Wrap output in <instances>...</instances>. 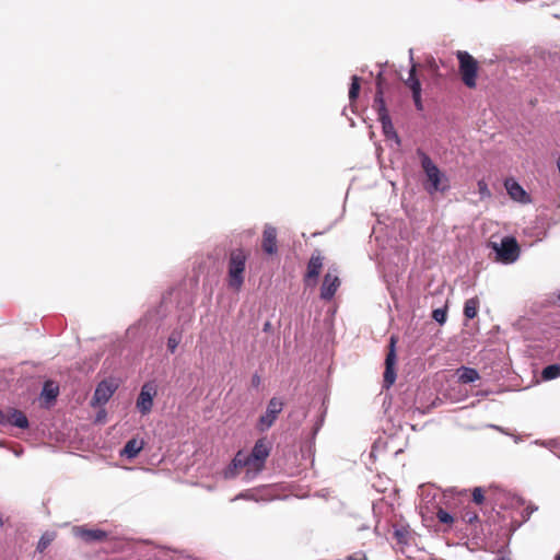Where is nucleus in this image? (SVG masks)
Segmentation results:
<instances>
[{"label":"nucleus","instance_id":"obj_34","mask_svg":"<svg viewBox=\"0 0 560 560\" xmlns=\"http://www.w3.org/2000/svg\"><path fill=\"white\" fill-rule=\"evenodd\" d=\"M412 98H413V103H415V106L418 110H422L423 109V105H422V100H421V92H418L417 93H412Z\"/></svg>","mask_w":560,"mask_h":560},{"label":"nucleus","instance_id":"obj_46","mask_svg":"<svg viewBox=\"0 0 560 560\" xmlns=\"http://www.w3.org/2000/svg\"><path fill=\"white\" fill-rule=\"evenodd\" d=\"M559 298H560V294H559Z\"/></svg>","mask_w":560,"mask_h":560},{"label":"nucleus","instance_id":"obj_40","mask_svg":"<svg viewBox=\"0 0 560 560\" xmlns=\"http://www.w3.org/2000/svg\"><path fill=\"white\" fill-rule=\"evenodd\" d=\"M253 383L254 384H258L259 383V377L258 376H254L253 377Z\"/></svg>","mask_w":560,"mask_h":560},{"label":"nucleus","instance_id":"obj_10","mask_svg":"<svg viewBox=\"0 0 560 560\" xmlns=\"http://www.w3.org/2000/svg\"><path fill=\"white\" fill-rule=\"evenodd\" d=\"M395 342H396L395 338L392 337L390 343H389L390 349H389V352L387 353L386 360H385L386 368H385V372H384V385L386 388L390 387L395 383V380H396V372L394 370V365L396 362Z\"/></svg>","mask_w":560,"mask_h":560},{"label":"nucleus","instance_id":"obj_45","mask_svg":"<svg viewBox=\"0 0 560 560\" xmlns=\"http://www.w3.org/2000/svg\"><path fill=\"white\" fill-rule=\"evenodd\" d=\"M556 560H560V553L556 557Z\"/></svg>","mask_w":560,"mask_h":560},{"label":"nucleus","instance_id":"obj_23","mask_svg":"<svg viewBox=\"0 0 560 560\" xmlns=\"http://www.w3.org/2000/svg\"><path fill=\"white\" fill-rule=\"evenodd\" d=\"M478 307H479V300H478V298L468 299L465 302V305H464V315L468 319L475 318L477 316V313H478Z\"/></svg>","mask_w":560,"mask_h":560},{"label":"nucleus","instance_id":"obj_26","mask_svg":"<svg viewBox=\"0 0 560 560\" xmlns=\"http://www.w3.org/2000/svg\"><path fill=\"white\" fill-rule=\"evenodd\" d=\"M315 282V256L312 255L308 259L307 271H306V283L308 287Z\"/></svg>","mask_w":560,"mask_h":560},{"label":"nucleus","instance_id":"obj_2","mask_svg":"<svg viewBox=\"0 0 560 560\" xmlns=\"http://www.w3.org/2000/svg\"><path fill=\"white\" fill-rule=\"evenodd\" d=\"M489 246L495 253V260L502 264H513L520 257V246L512 236L503 237L500 243L491 242Z\"/></svg>","mask_w":560,"mask_h":560},{"label":"nucleus","instance_id":"obj_30","mask_svg":"<svg viewBox=\"0 0 560 560\" xmlns=\"http://www.w3.org/2000/svg\"><path fill=\"white\" fill-rule=\"evenodd\" d=\"M432 318L439 324H444L446 320V308H435L432 312Z\"/></svg>","mask_w":560,"mask_h":560},{"label":"nucleus","instance_id":"obj_21","mask_svg":"<svg viewBox=\"0 0 560 560\" xmlns=\"http://www.w3.org/2000/svg\"><path fill=\"white\" fill-rule=\"evenodd\" d=\"M373 107L377 112V118L382 117L383 115H389L384 101L383 91L380 85L377 86V91L375 93Z\"/></svg>","mask_w":560,"mask_h":560},{"label":"nucleus","instance_id":"obj_17","mask_svg":"<svg viewBox=\"0 0 560 560\" xmlns=\"http://www.w3.org/2000/svg\"><path fill=\"white\" fill-rule=\"evenodd\" d=\"M382 124L383 133L387 139H394L397 143L400 142L399 136L397 135L389 115H383L378 118Z\"/></svg>","mask_w":560,"mask_h":560},{"label":"nucleus","instance_id":"obj_8","mask_svg":"<svg viewBox=\"0 0 560 560\" xmlns=\"http://www.w3.org/2000/svg\"><path fill=\"white\" fill-rule=\"evenodd\" d=\"M11 424L20 429H27L30 423L25 413L15 408L0 409V425Z\"/></svg>","mask_w":560,"mask_h":560},{"label":"nucleus","instance_id":"obj_20","mask_svg":"<svg viewBox=\"0 0 560 560\" xmlns=\"http://www.w3.org/2000/svg\"><path fill=\"white\" fill-rule=\"evenodd\" d=\"M420 491H421L420 492L421 500L424 503L425 509L428 511H430L431 510L430 505H432V508L435 506V499L438 497V490L432 487H421Z\"/></svg>","mask_w":560,"mask_h":560},{"label":"nucleus","instance_id":"obj_1","mask_svg":"<svg viewBox=\"0 0 560 560\" xmlns=\"http://www.w3.org/2000/svg\"><path fill=\"white\" fill-rule=\"evenodd\" d=\"M249 252L244 248H234L228 256V287L234 291H240L245 281L246 262Z\"/></svg>","mask_w":560,"mask_h":560},{"label":"nucleus","instance_id":"obj_9","mask_svg":"<svg viewBox=\"0 0 560 560\" xmlns=\"http://www.w3.org/2000/svg\"><path fill=\"white\" fill-rule=\"evenodd\" d=\"M156 395V388L151 383H145L137 398V408L142 415H148L153 407V397Z\"/></svg>","mask_w":560,"mask_h":560},{"label":"nucleus","instance_id":"obj_19","mask_svg":"<svg viewBox=\"0 0 560 560\" xmlns=\"http://www.w3.org/2000/svg\"><path fill=\"white\" fill-rule=\"evenodd\" d=\"M457 376L458 381L463 384L472 383L477 380H479V373L476 369L468 368V366H460L457 370Z\"/></svg>","mask_w":560,"mask_h":560},{"label":"nucleus","instance_id":"obj_28","mask_svg":"<svg viewBox=\"0 0 560 560\" xmlns=\"http://www.w3.org/2000/svg\"><path fill=\"white\" fill-rule=\"evenodd\" d=\"M435 514L438 520L443 524H452L454 522V517L441 506H438Z\"/></svg>","mask_w":560,"mask_h":560},{"label":"nucleus","instance_id":"obj_13","mask_svg":"<svg viewBox=\"0 0 560 560\" xmlns=\"http://www.w3.org/2000/svg\"><path fill=\"white\" fill-rule=\"evenodd\" d=\"M262 250L268 255H275L278 252L277 230L271 225H266L262 232Z\"/></svg>","mask_w":560,"mask_h":560},{"label":"nucleus","instance_id":"obj_38","mask_svg":"<svg viewBox=\"0 0 560 560\" xmlns=\"http://www.w3.org/2000/svg\"><path fill=\"white\" fill-rule=\"evenodd\" d=\"M319 260H320V258H319V256H317V265H316L317 276L319 275V268L322 267V262Z\"/></svg>","mask_w":560,"mask_h":560},{"label":"nucleus","instance_id":"obj_32","mask_svg":"<svg viewBox=\"0 0 560 560\" xmlns=\"http://www.w3.org/2000/svg\"><path fill=\"white\" fill-rule=\"evenodd\" d=\"M477 185H478V191H479L481 198L491 196V192H490L488 185L485 180H479Z\"/></svg>","mask_w":560,"mask_h":560},{"label":"nucleus","instance_id":"obj_5","mask_svg":"<svg viewBox=\"0 0 560 560\" xmlns=\"http://www.w3.org/2000/svg\"><path fill=\"white\" fill-rule=\"evenodd\" d=\"M283 409V402L277 398L273 397L269 400L266 412L260 416L257 422V430L260 432H265L268 429H270L275 421L277 420L279 413Z\"/></svg>","mask_w":560,"mask_h":560},{"label":"nucleus","instance_id":"obj_41","mask_svg":"<svg viewBox=\"0 0 560 560\" xmlns=\"http://www.w3.org/2000/svg\"><path fill=\"white\" fill-rule=\"evenodd\" d=\"M322 421H323V419H320V421H319V419L317 418V424H316L317 431L319 430V425H320Z\"/></svg>","mask_w":560,"mask_h":560},{"label":"nucleus","instance_id":"obj_36","mask_svg":"<svg viewBox=\"0 0 560 560\" xmlns=\"http://www.w3.org/2000/svg\"><path fill=\"white\" fill-rule=\"evenodd\" d=\"M395 536L397 537L398 541H402L404 533L399 529L395 530Z\"/></svg>","mask_w":560,"mask_h":560},{"label":"nucleus","instance_id":"obj_35","mask_svg":"<svg viewBox=\"0 0 560 560\" xmlns=\"http://www.w3.org/2000/svg\"><path fill=\"white\" fill-rule=\"evenodd\" d=\"M331 491L329 489H320L317 491V497L323 498L325 500L331 498Z\"/></svg>","mask_w":560,"mask_h":560},{"label":"nucleus","instance_id":"obj_39","mask_svg":"<svg viewBox=\"0 0 560 560\" xmlns=\"http://www.w3.org/2000/svg\"><path fill=\"white\" fill-rule=\"evenodd\" d=\"M493 560H511V559L506 556H499V557H495Z\"/></svg>","mask_w":560,"mask_h":560},{"label":"nucleus","instance_id":"obj_37","mask_svg":"<svg viewBox=\"0 0 560 560\" xmlns=\"http://www.w3.org/2000/svg\"><path fill=\"white\" fill-rule=\"evenodd\" d=\"M555 455L558 456L560 458V442H558L556 445H555V451H553Z\"/></svg>","mask_w":560,"mask_h":560},{"label":"nucleus","instance_id":"obj_16","mask_svg":"<svg viewBox=\"0 0 560 560\" xmlns=\"http://www.w3.org/2000/svg\"><path fill=\"white\" fill-rule=\"evenodd\" d=\"M411 67L409 70L408 79L405 81V84L411 90V93L422 92L421 83L419 79L416 77V68L417 65L413 62L412 49L409 50Z\"/></svg>","mask_w":560,"mask_h":560},{"label":"nucleus","instance_id":"obj_12","mask_svg":"<svg viewBox=\"0 0 560 560\" xmlns=\"http://www.w3.org/2000/svg\"><path fill=\"white\" fill-rule=\"evenodd\" d=\"M74 534L85 542L104 541L108 537L107 532L103 529L85 528L83 526L75 527Z\"/></svg>","mask_w":560,"mask_h":560},{"label":"nucleus","instance_id":"obj_14","mask_svg":"<svg viewBox=\"0 0 560 560\" xmlns=\"http://www.w3.org/2000/svg\"><path fill=\"white\" fill-rule=\"evenodd\" d=\"M272 448V444L267 438H260L256 441L252 452L249 453L252 457L258 459L264 465L266 464L267 458L270 455Z\"/></svg>","mask_w":560,"mask_h":560},{"label":"nucleus","instance_id":"obj_42","mask_svg":"<svg viewBox=\"0 0 560 560\" xmlns=\"http://www.w3.org/2000/svg\"><path fill=\"white\" fill-rule=\"evenodd\" d=\"M323 406L326 408V396L323 398Z\"/></svg>","mask_w":560,"mask_h":560},{"label":"nucleus","instance_id":"obj_3","mask_svg":"<svg viewBox=\"0 0 560 560\" xmlns=\"http://www.w3.org/2000/svg\"><path fill=\"white\" fill-rule=\"evenodd\" d=\"M417 154L420 158L421 166L423 172L425 173L430 185L427 186V190L429 194H433L435 191L445 190V186H441V182L445 178L444 174L439 170V167L434 164L431 158L423 152L421 149L417 150Z\"/></svg>","mask_w":560,"mask_h":560},{"label":"nucleus","instance_id":"obj_44","mask_svg":"<svg viewBox=\"0 0 560 560\" xmlns=\"http://www.w3.org/2000/svg\"><path fill=\"white\" fill-rule=\"evenodd\" d=\"M265 329H269V323L265 324Z\"/></svg>","mask_w":560,"mask_h":560},{"label":"nucleus","instance_id":"obj_27","mask_svg":"<svg viewBox=\"0 0 560 560\" xmlns=\"http://www.w3.org/2000/svg\"><path fill=\"white\" fill-rule=\"evenodd\" d=\"M52 540H54V536L51 534L45 533L37 542V547H36L37 551L44 552L47 549V547L51 544Z\"/></svg>","mask_w":560,"mask_h":560},{"label":"nucleus","instance_id":"obj_22","mask_svg":"<svg viewBox=\"0 0 560 560\" xmlns=\"http://www.w3.org/2000/svg\"><path fill=\"white\" fill-rule=\"evenodd\" d=\"M59 394V387L56 385L52 381L45 382L43 386L42 395L43 397L48 400H55Z\"/></svg>","mask_w":560,"mask_h":560},{"label":"nucleus","instance_id":"obj_33","mask_svg":"<svg viewBox=\"0 0 560 560\" xmlns=\"http://www.w3.org/2000/svg\"><path fill=\"white\" fill-rule=\"evenodd\" d=\"M472 500L476 504H481L485 500L483 491L481 488L477 487L472 491Z\"/></svg>","mask_w":560,"mask_h":560},{"label":"nucleus","instance_id":"obj_31","mask_svg":"<svg viewBox=\"0 0 560 560\" xmlns=\"http://www.w3.org/2000/svg\"><path fill=\"white\" fill-rule=\"evenodd\" d=\"M462 518L464 522H466L468 524H472L478 521V514L475 511L466 510L463 513Z\"/></svg>","mask_w":560,"mask_h":560},{"label":"nucleus","instance_id":"obj_24","mask_svg":"<svg viewBox=\"0 0 560 560\" xmlns=\"http://www.w3.org/2000/svg\"><path fill=\"white\" fill-rule=\"evenodd\" d=\"M541 376L545 381H551L560 376V363L557 364H550L546 366L542 372Z\"/></svg>","mask_w":560,"mask_h":560},{"label":"nucleus","instance_id":"obj_11","mask_svg":"<svg viewBox=\"0 0 560 560\" xmlns=\"http://www.w3.org/2000/svg\"><path fill=\"white\" fill-rule=\"evenodd\" d=\"M116 388H117L116 385H114L112 382H108V381L101 382L94 392V396L92 399L93 406L105 405L110 399V397L115 393Z\"/></svg>","mask_w":560,"mask_h":560},{"label":"nucleus","instance_id":"obj_15","mask_svg":"<svg viewBox=\"0 0 560 560\" xmlns=\"http://www.w3.org/2000/svg\"><path fill=\"white\" fill-rule=\"evenodd\" d=\"M505 188L509 194V196L521 203H528L530 202L529 195L524 190V188L514 179H506L505 180Z\"/></svg>","mask_w":560,"mask_h":560},{"label":"nucleus","instance_id":"obj_43","mask_svg":"<svg viewBox=\"0 0 560 560\" xmlns=\"http://www.w3.org/2000/svg\"><path fill=\"white\" fill-rule=\"evenodd\" d=\"M492 428H494V429H497V430L502 431V429H501V428H499L498 425H492Z\"/></svg>","mask_w":560,"mask_h":560},{"label":"nucleus","instance_id":"obj_4","mask_svg":"<svg viewBox=\"0 0 560 560\" xmlns=\"http://www.w3.org/2000/svg\"><path fill=\"white\" fill-rule=\"evenodd\" d=\"M456 57L459 62V73L464 84L474 89L476 86V80L478 74V62L477 60L465 50H457Z\"/></svg>","mask_w":560,"mask_h":560},{"label":"nucleus","instance_id":"obj_18","mask_svg":"<svg viewBox=\"0 0 560 560\" xmlns=\"http://www.w3.org/2000/svg\"><path fill=\"white\" fill-rule=\"evenodd\" d=\"M142 448H143V441H140L137 439H131L124 446V448L121 451V455H124L128 458H133L141 452Z\"/></svg>","mask_w":560,"mask_h":560},{"label":"nucleus","instance_id":"obj_7","mask_svg":"<svg viewBox=\"0 0 560 560\" xmlns=\"http://www.w3.org/2000/svg\"><path fill=\"white\" fill-rule=\"evenodd\" d=\"M340 284L341 281L338 270L336 268L329 269L328 272L324 276L320 285V299L326 301L331 300Z\"/></svg>","mask_w":560,"mask_h":560},{"label":"nucleus","instance_id":"obj_6","mask_svg":"<svg viewBox=\"0 0 560 560\" xmlns=\"http://www.w3.org/2000/svg\"><path fill=\"white\" fill-rule=\"evenodd\" d=\"M230 468H234L235 470L246 468L247 475L256 476L265 468V465L258 459L252 457L250 454L240 451L234 456Z\"/></svg>","mask_w":560,"mask_h":560},{"label":"nucleus","instance_id":"obj_25","mask_svg":"<svg viewBox=\"0 0 560 560\" xmlns=\"http://www.w3.org/2000/svg\"><path fill=\"white\" fill-rule=\"evenodd\" d=\"M360 93V78L358 75H352L351 85L349 89V100L355 101Z\"/></svg>","mask_w":560,"mask_h":560},{"label":"nucleus","instance_id":"obj_29","mask_svg":"<svg viewBox=\"0 0 560 560\" xmlns=\"http://www.w3.org/2000/svg\"><path fill=\"white\" fill-rule=\"evenodd\" d=\"M180 338L176 334H172L167 339V349L171 353H174L179 345Z\"/></svg>","mask_w":560,"mask_h":560}]
</instances>
